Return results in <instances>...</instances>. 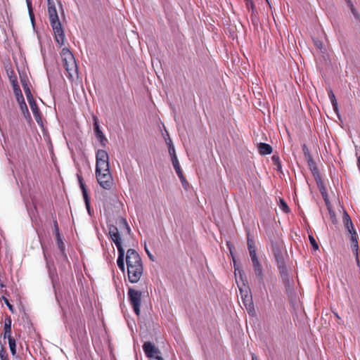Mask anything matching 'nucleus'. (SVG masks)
Returning <instances> with one entry per match:
<instances>
[{
	"label": "nucleus",
	"instance_id": "nucleus-32",
	"mask_svg": "<svg viewBox=\"0 0 360 360\" xmlns=\"http://www.w3.org/2000/svg\"><path fill=\"white\" fill-rule=\"evenodd\" d=\"M309 241H310V244L312 246V248H314V250L316 251L319 249V245H318V243H316L315 238H314L313 236H309Z\"/></svg>",
	"mask_w": 360,
	"mask_h": 360
},
{
	"label": "nucleus",
	"instance_id": "nucleus-20",
	"mask_svg": "<svg viewBox=\"0 0 360 360\" xmlns=\"http://www.w3.org/2000/svg\"><path fill=\"white\" fill-rule=\"evenodd\" d=\"M6 338L8 340L9 348H10V351H11L12 355L15 356V354H16V344H15V339L12 336H10V338Z\"/></svg>",
	"mask_w": 360,
	"mask_h": 360
},
{
	"label": "nucleus",
	"instance_id": "nucleus-24",
	"mask_svg": "<svg viewBox=\"0 0 360 360\" xmlns=\"http://www.w3.org/2000/svg\"><path fill=\"white\" fill-rule=\"evenodd\" d=\"M278 206L280 209L285 213H289L290 211L287 203L283 198L279 199Z\"/></svg>",
	"mask_w": 360,
	"mask_h": 360
},
{
	"label": "nucleus",
	"instance_id": "nucleus-7",
	"mask_svg": "<svg viewBox=\"0 0 360 360\" xmlns=\"http://www.w3.org/2000/svg\"><path fill=\"white\" fill-rule=\"evenodd\" d=\"M128 297L134 311L137 316H139L141 303V292L133 288H129L128 290Z\"/></svg>",
	"mask_w": 360,
	"mask_h": 360
},
{
	"label": "nucleus",
	"instance_id": "nucleus-1",
	"mask_svg": "<svg viewBox=\"0 0 360 360\" xmlns=\"http://www.w3.org/2000/svg\"><path fill=\"white\" fill-rule=\"evenodd\" d=\"M116 225H110L108 227L109 235L117 248L118 257L117 264L120 269L124 272V250L122 247V238L129 235L131 232L130 227L127 220L123 217H119L116 220Z\"/></svg>",
	"mask_w": 360,
	"mask_h": 360
},
{
	"label": "nucleus",
	"instance_id": "nucleus-44",
	"mask_svg": "<svg viewBox=\"0 0 360 360\" xmlns=\"http://www.w3.org/2000/svg\"><path fill=\"white\" fill-rule=\"evenodd\" d=\"M151 360H164V359L161 356H156L155 357H154Z\"/></svg>",
	"mask_w": 360,
	"mask_h": 360
},
{
	"label": "nucleus",
	"instance_id": "nucleus-2",
	"mask_svg": "<svg viewBox=\"0 0 360 360\" xmlns=\"http://www.w3.org/2000/svg\"><path fill=\"white\" fill-rule=\"evenodd\" d=\"M96 176L99 185L104 189L110 190L113 185V179L110 172L109 155L99 149L96 154Z\"/></svg>",
	"mask_w": 360,
	"mask_h": 360
},
{
	"label": "nucleus",
	"instance_id": "nucleus-14",
	"mask_svg": "<svg viewBox=\"0 0 360 360\" xmlns=\"http://www.w3.org/2000/svg\"><path fill=\"white\" fill-rule=\"evenodd\" d=\"M258 150L259 154L262 155H266L271 154L272 153L273 149L269 144L265 143H260L258 145Z\"/></svg>",
	"mask_w": 360,
	"mask_h": 360
},
{
	"label": "nucleus",
	"instance_id": "nucleus-36",
	"mask_svg": "<svg viewBox=\"0 0 360 360\" xmlns=\"http://www.w3.org/2000/svg\"><path fill=\"white\" fill-rule=\"evenodd\" d=\"M53 228L56 236L60 234L59 227L56 219L53 220Z\"/></svg>",
	"mask_w": 360,
	"mask_h": 360
},
{
	"label": "nucleus",
	"instance_id": "nucleus-15",
	"mask_svg": "<svg viewBox=\"0 0 360 360\" xmlns=\"http://www.w3.org/2000/svg\"><path fill=\"white\" fill-rule=\"evenodd\" d=\"M172 161L173 167H174L179 178L182 179L183 178V172L180 167L179 162L176 155H173Z\"/></svg>",
	"mask_w": 360,
	"mask_h": 360
},
{
	"label": "nucleus",
	"instance_id": "nucleus-4",
	"mask_svg": "<svg viewBox=\"0 0 360 360\" xmlns=\"http://www.w3.org/2000/svg\"><path fill=\"white\" fill-rule=\"evenodd\" d=\"M48 14L50 25L54 33V38L57 44L62 46L65 44V36L64 28L59 20V17L56 8L54 0H47Z\"/></svg>",
	"mask_w": 360,
	"mask_h": 360
},
{
	"label": "nucleus",
	"instance_id": "nucleus-13",
	"mask_svg": "<svg viewBox=\"0 0 360 360\" xmlns=\"http://www.w3.org/2000/svg\"><path fill=\"white\" fill-rule=\"evenodd\" d=\"M28 103L30 105L31 110L33 112L34 117L36 121L39 123L41 120V112L39 108H38L35 100L33 98L32 100H29Z\"/></svg>",
	"mask_w": 360,
	"mask_h": 360
},
{
	"label": "nucleus",
	"instance_id": "nucleus-19",
	"mask_svg": "<svg viewBox=\"0 0 360 360\" xmlns=\"http://www.w3.org/2000/svg\"><path fill=\"white\" fill-rule=\"evenodd\" d=\"M13 93L18 102L25 101L22 91L19 85L13 86Z\"/></svg>",
	"mask_w": 360,
	"mask_h": 360
},
{
	"label": "nucleus",
	"instance_id": "nucleus-38",
	"mask_svg": "<svg viewBox=\"0 0 360 360\" xmlns=\"http://www.w3.org/2000/svg\"><path fill=\"white\" fill-rule=\"evenodd\" d=\"M169 154H170L172 158L173 157V155H176L175 149H174L173 146H169Z\"/></svg>",
	"mask_w": 360,
	"mask_h": 360
},
{
	"label": "nucleus",
	"instance_id": "nucleus-28",
	"mask_svg": "<svg viewBox=\"0 0 360 360\" xmlns=\"http://www.w3.org/2000/svg\"><path fill=\"white\" fill-rule=\"evenodd\" d=\"M26 2H27L30 19H31L32 22H33L34 20V13H33V11H32V1H31V0H26Z\"/></svg>",
	"mask_w": 360,
	"mask_h": 360
},
{
	"label": "nucleus",
	"instance_id": "nucleus-41",
	"mask_svg": "<svg viewBox=\"0 0 360 360\" xmlns=\"http://www.w3.org/2000/svg\"><path fill=\"white\" fill-rule=\"evenodd\" d=\"M302 149H303V151H304V156H305V158L307 159V152H309V151H308V150H307V148L305 145L303 146Z\"/></svg>",
	"mask_w": 360,
	"mask_h": 360
},
{
	"label": "nucleus",
	"instance_id": "nucleus-40",
	"mask_svg": "<svg viewBox=\"0 0 360 360\" xmlns=\"http://www.w3.org/2000/svg\"><path fill=\"white\" fill-rule=\"evenodd\" d=\"M145 250L148 255V256L149 257V258L151 259V260H153V256L152 255V254L150 252V251L148 250L146 245H145Z\"/></svg>",
	"mask_w": 360,
	"mask_h": 360
},
{
	"label": "nucleus",
	"instance_id": "nucleus-18",
	"mask_svg": "<svg viewBox=\"0 0 360 360\" xmlns=\"http://www.w3.org/2000/svg\"><path fill=\"white\" fill-rule=\"evenodd\" d=\"M4 293V295H2L0 298L1 300H3L4 302L6 304V306L8 307V308L9 309V310L11 311V312L12 314H14L15 313V309H14V307L10 303L7 296L9 295L8 292L7 290H5L4 292H3Z\"/></svg>",
	"mask_w": 360,
	"mask_h": 360
},
{
	"label": "nucleus",
	"instance_id": "nucleus-6",
	"mask_svg": "<svg viewBox=\"0 0 360 360\" xmlns=\"http://www.w3.org/2000/svg\"><path fill=\"white\" fill-rule=\"evenodd\" d=\"M274 255L277 263L278 269L281 274L282 281L287 290L291 288L292 280L290 278L288 270L285 264L283 254L279 248H274Z\"/></svg>",
	"mask_w": 360,
	"mask_h": 360
},
{
	"label": "nucleus",
	"instance_id": "nucleus-48",
	"mask_svg": "<svg viewBox=\"0 0 360 360\" xmlns=\"http://www.w3.org/2000/svg\"><path fill=\"white\" fill-rule=\"evenodd\" d=\"M328 210H329V212H330V214L332 215V212H331V210H330V209L329 207H328ZM333 214H334V213H333Z\"/></svg>",
	"mask_w": 360,
	"mask_h": 360
},
{
	"label": "nucleus",
	"instance_id": "nucleus-42",
	"mask_svg": "<svg viewBox=\"0 0 360 360\" xmlns=\"http://www.w3.org/2000/svg\"><path fill=\"white\" fill-rule=\"evenodd\" d=\"M182 184L184 186L185 184H188V181L186 179V177L183 175V178L180 179Z\"/></svg>",
	"mask_w": 360,
	"mask_h": 360
},
{
	"label": "nucleus",
	"instance_id": "nucleus-21",
	"mask_svg": "<svg viewBox=\"0 0 360 360\" xmlns=\"http://www.w3.org/2000/svg\"><path fill=\"white\" fill-rule=\"evenodd\" d=\"M248 248L250 253V257L252 256V254H257L256 247L255 242L252 239L248 238Z\"/></svg>",
	"mask_w": 360,
	"mask_h": 360
},
{
	"label": "nucleus",
	"instance_id": "nucleus-39",
	"mask_svg": "<svg viewBox=\"0 0 360 360\" xmlns=\"http://www.w3.org/2000/svg\"><path fill=\"white\" fill-rule=\"evenodd\" d=\"M332 105L334 111L338 113V102L335 101L332 103Z\"/></svg>",
	"mask_w": 360,
	"mask_h": 360
},
{
	"label": "nucleus",
	"instance_id": "nucleus-25",
	"mask_svg": "<svg viewBox=\"0 0 360 360\" xmlns=\"http://www.w3.org/2000/svg\"><path fill=\"white\" fill-rule=\"evenodd\" d=\"M245 1L246 8L248 11H251L252 15L256 13V9L252 0H244Z\"/></svg>",
	"mask_w": 360,
	"mask_h": 360
},
{
	"label": "nucleus",
	"instance_id": "nucleus-5",
	"mask_svg": "<svg viewBox=\"0 0 360 360\" xmlns=\"http://www.w3.org/2000/svg\"><path fill=\"white\" fill-rule=\"evenodd\" d=\"M63 66L65 70V76L73 82L79 77L78 68L73 54L68 49L63 48L61 51Z\"/></svg>",
	"mask_w": 360,
	"mask_h": 360
},
{
	"label": "nucleus",
	"instance_id": "nucleus-35",
	"mask_svg": "<svg viewBox=\"0 0 360 360\" xmlns=\"http://www.w3.org/2000/svg\"><path fill=\"white\" fill-rule=\"evenodd\" d=\"M328 97H329V98H330V100L331 103H332L333 102L337 101V100H336V98H335V95H334V94H333V92L332 89H329V90L328 91Z\"/></svg>",
	"mask_w": 360,
	"mask_h": 360
},
{
	"label": "nucleus",
	"instance_id": "nucleus-26",
	"mask_svg": "<svg viewBox=\"0 0 360 360\" xmlns=\"http://www.w3.org/2000/svg\"><path fill=\"white\" fill-rule=\"evenodd\" d=\"M0 358L1 360H9L6 349L0 344Z\"/></svg>",
	"mask_w": 360,
	"mask_h": 360
},
{
	"label": "nucleus",
	"instance_id": "nucleus-10",
	"mask_svg": "<svg viewBox=\"0 0 360 360\" xmlns=\"http://www.w3.org/2000/svg\"><path fill=\"white\" fill-rule=\"evenodd\" d=\"M94 129L95 135H96V138L98 139V141H100L101 145L103 147H105L106 143L108 142V139H106V137L105 136V135L101 130L98 122V119L96 117H94Z\"/></svg>",
	"mask_w": 360,
	"mask_h": 360
},
{
	"label": "nucleus",
	"instance_id": "nucleus-43",
	"mask_svg": "<svg viewBox=\"0 0 360 360\" xmlns=\"http://www.w3.org/2000/svg\"><path fill=\"white\" fill-rule=\"evenodd\" d=\"M252 360H259V359L256 354H252Z\"/></svg>",
	"mask_w": 360,
	"mask_h": 360
},
{
	"label": "nucleus",
	"instance_id": "nucleus-33",
	"mask_svg": "<svg viewBox=\"0 0 360 360\" xmlns=\"http://www.w3.org/2000/svg\"><path fill=\"white\" fill-rule=\"evenodd\" d=\"M272 161L274 162V164L276 165L277 169L281 170V163L280 162L279 158L276 155H274L272 157Z\"/></svg>",
	"mask_w": 360,
	"mask_h": 360
},
{
	"label": "nucleus",
	"instance_id": "nucleus-27",
	"mask_svg": "<svg viewBox=\"0 0 360 360\" xmlns=\"http://www.w3.org/2000/svg\"><path fill=\"white\" fill-rule=\"evenodd\" d=\"M18 103H19L20 110H22L24 115L26 116V115H27L28 116H30L29 110H28V108L27 106L25 101H23L18 102Z\"/></svg>",
	"mask_w": 360,
	"mask_h": 360
},
{
	"label": "nucleus",
	"instance_id": "nucleus-29",
	"mask_svg": "<svg viewBox=\"0 0 360 360\" xmlns=\"http://www.w3.org/2000/svg\"><path fill=\"white\" fill-rule=\"evenodd\" d=\"M23 89H24V91H25V94L26 95L27 101L32 100V99L34 98V97H33V96L32 94V92H31L30 84L28 85V86H24Z\"/></svg>",
	"mask_w": 360,
	"mask_h": 360
},
{
	"label": "nucleus",
	"instance_id": "nucleus-47",
	"mask_svg": "<svg viewBox=\"0 0 360 360\" xmlns=\"http://www.w3.org/2000/svg\"><path fill=\"white\" fill-rule=\"evenodd\" d=\"M0 286H1V288H5V287H6V285H5L3 283H0Z\"/></svg>",
	"mask_w": 360,
	"mask_h": 360
},
{
	"label": "nucleus",
	"instance_id": "nucleus-16",
	"mask_svg": "<svg viewBox=\"0 0 360 360\" xmlns=\"http://www.w3.org/2000/svg\"><path fill=\"white\" fill-rule=\"evenodd\" d=\"M343 223L348 231H351V229H354L352 219L349 214H347V212H345L343 215Z\"/></svg>",
	"mask_w": 360,
	"mask_h": 360
},
{
	"label": "nucleus",
	"instance_id": "nucleus-12",
	"mask_svg": "<svg viewBox=\"0 0 360 360\" xmlns=\"http://www.w3.org/2000/svg\"><path fill=\"white\" fill-rule=\"evenodd\" d=\"M11 324H12V319L10 316H7L5 318L4 320V333H3V338L6 339V338H10L11 335Z\"/></svg>",
	"mask_w": 360,
	"mask_h": 360
},
{
	"label": "nucleus",
	"instance_id": "nucleus-22",
	"mask_svg": "<svg viewBox=\"0 0 360 360\" xmlns=\"http://www.w3.org/2000/svg\"><path fill=\"white\" fill-rule=\"evenodd\" d=\"M243 303H244V305L246 307L249 314H253L255 313V309H254V306H253L252 300L251 299H249L248 300H244Z\"/></svg>",
	"mask_w": 360,
	"mask_h": 360
},
{
	"label": "nucleus",
	"instance_id": "nucleus-46",
	"mask_svg": "<svg viewBox=\"0 0 360 360\" xmlns=\"http://www.w3.org/2000/svg\"><path fill=\"white\" fill-rule=\"evenodd\" d=\"M357 165H358V167L360 169V156L357 159Z\"/></svg>",
	"mask_w": 360,
	"mask_h": 360
},
{
	"label": "nucleus",
	"instance_id": "nucleus-3",
	"mask_svg": "<svg viewBox=\"0 0 360 360\" xmlns=\"http://www.w3.org/2000/svg\"><path fill=\"white\" fill-rule=\"evenodd\" d=\"M126 262L129 281L132 283H137L143 271L140 255L135 250L129 249L126 254Z\"/></svg>",
	"mask_w": 360,
	"mask_h": 360
},
{
	"label": "nucleus",
	"instance_id": "nucleus-23",
	"mask_svg": "<svg viewBox=\"0 0 360 360\" xmlns=\"http://www.w3.org/2000/svg\"><path fill=\"white\" fill-rule=\"evenodd\" d=\"M56 243H57V246H58V249L60 250V252L63 254H64L65 248V244L63 241L60 234L56 235Z\"/></svg>",
	"mask_w": 360,
	"mask_h": 360
},
{
	"label": "nucleus",
	"instance_id": "nucleus-8",
	"mask_svg": "<svg viewBox=\"0 0 360 360\" xmlns=\"http://www.w3.org/2000/svg\"><path fill=\"white\" fill-rule=\"evenodd\" d=\"M254 273L259 284H264V273L262 264L257 254H252L250 257Z\"/></svg>",
	"mask_w": 360,
	"mask_h": 360
},
{
	"label": "nucleus",
	"instance_id": "nucleus-17",
	"mask_svg": "<svg viewBox=\"0 0 360 360\" xmlns=\"http://www.w3.org/2000/svg\"><path fill=\"white\" fill-rule=\"evenodd\" d=\"M7 75L12 86L18 85L17 76L13 69L7 70Z\"/></svg>",
	"mask_w": 360,
	"mask_h": 360
},
{
	"label": "nucleus",
	"instance_id": "nucleus-30",
	"mask_svg": "<svg viewBox=\"0 0 360 360\" xmlns=\"http://www.w3.org/2000/svg\"><path fill=\"white\" fill-rule=\"evenodd\" d=\"M348 232L351 235V237H350L351 243H358L357 233H356V230L354 229H351V231H349Z\"/></svg>",
	"mask_w": 360,
	"mask_h": 360
},
{
	"label": "nucleus",
	"instance_id": "nucleus-9",
	"mask_svg": "<svg viewBox=\"0 0 360 360\" xmlns=\"http://www.w3.org/2000/svg\"><path fill=\"white\" fill-rule=\"evenodd\" d=\"M143 349L147 357L153 359L160 353L158 349L150 342H146L143 345Z\"/></svg>",
	"mask_w": 360,
	"mask_h": 360
},
{
	"label": "nucleus",
	"instance_id": "nucleus-45",
	"mask_svg": "<svg viewBox=\"0 0 360 360\" xmlns=\"http://www.w3.org/2000/svg\"><path fill=\"white\" fill-rule=\"evenodd\" d=\"M333 314H334V316H335L338 320H341L340 316H339V314H338L337 312L333 311Z\"/></svg>",
	"mask_w": 360,
	"mask_h": 360
},
{
	"label": "nucleus",
	"instance_id": "nucleus-11",
	"mask_svg": "<svg viewBox=\"0 0 360 360\" xmlns=\"http://www.w3.org/2000/svg\"><path fill=\"white\" fill-rule=\"evenodd\" d=\"M77 179H78L79 184V187L82 192V195H83V198L84 200V202H85L86 209H87L88 212H90V200H89V195L87 193L86 185L84 182V179L81 175L77 174Z\"/></svg>",
	"mask_w": 360,
	"mask_h": 360
},
{
	"label": "nucleus",
	"instance_id": "nucleus-37",
	"mask_svg": "<svg viewBox=\"0 0 360 360\" xmlns=\"http://www.w3.org/2000/svg\"><path fill=\"white\" fill-rule=\"evenodd\" d=\"M307 162H308V164L310 167H311L313 165H314V162L311 158V156L310 155L309 153L307 152Z\"/></svg>",
	"mask_w": 360,
	"mask_h": 360
},
{
	"label": "nucleus",
	"instance_id": "nucleus-34",
	"mask_svg": "<svg viewBox=\"0 0 360 360\" xmlns=\"http://www.w3.org/2000/svg\"><path fill=\"white\" fill-rule=\"evenodd\" d=\"M351 249L353 251V252L356 255V258H358V250H359L358 243H352Z\"/></svg>",
	"mask_w": 360,
	"mask_h": 360
},
{
	"label": "nucleus",
	"instance_id": "nucleus-31",
	"mask_svg": "<svg viewBox=\"0 0 360 360\" xmlns=\"http://www.w3.org/2000/svg\"><path fill=\"white\" fill-rule=\"evenodd\" d=\"M20 82L22 83V87L30 85L29 79L27 75H20Z\"/></svg>",
	"mask_w": 360,
	"mask_h": 360
}]
</instances>
